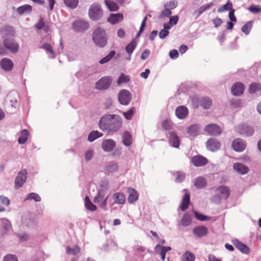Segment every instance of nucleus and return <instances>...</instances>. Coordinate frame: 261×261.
Returning <instances> with one entry per match:
<instances>
[{
    "mask_svg": "<svg viewBox=\"0 0 261 261\" xmlns=\"http://www.w3.org/2000/svg\"><path fill=\"white\" fill-rule=\"evenodd\" d=\"M102 136L103 134L102 133H100L98 130H93L89 134L88 140L92 142Z\"/></svg>",
    "mask_w": 261,
    "mask_h": 261,
    "instance_id": "58836bf2",
    "label": "nucleus"
},
{
    "mask_svg": "<svg viewBox=\"0 0 261 261\" xmlns=\"http://www.w3.org/2000/svg\"><path fill=\"white\" fill-rule=\"evenodd\" d=\"M113 79L110 76L100 78L96 83V88L99 90L108 89L112 84Z\"/></svg>",
    "mask_w": 261,
    "mask_h": 261,
    "instance_id": "0eeeda50",
    "label": "nucleus"
},
{
    "mask_svg": "<svg viewBox=\"0 0 261 261\" xmlns=\"http://www.w3.org/2000/svg\"><path fill=\"white\" fill-rule=\"evenodd\" d=\"M34 200L35 201L39 202L41 201V197L38 194L31 193L27 195V197L25 199V200Z\"/></svg>",
    "mask_w": 261,
    "mask_h": 261,
    "instance_id": "603ef678",
    "label": "nucleus"
},
{
    "mask_svg": "<svg viewBox=\"0 0 261 261\" xmlns=\"http://www.w3.org/2000/svg\"><path fill=\"white\" fill-rule=\"evenodd\" d=\"M189 114L188 108L184 106L178 107L175 110V115L180 119L186 118Z\"/></svg>",
    "mask_w": 261,
    "mask_h": 261,
    "instance_id": "412c9836",
    "label": "nucleus"
},
{
    "mask_svg": "<svg viewBox=\"0 0 261 261\" xmlns=\"http://www.w3.org/2000/svg\"><path fill=\"white\" fill-rule=\"evenodd\" d=\"M169 31L162 29L159 32V36L160 39H165L169 35Z\"/></svg>",
    "mask_w": 261,
    "mask_h": 261,
    "instance_id": "774afa93",
    "label": "nucleus"
},
{
    "mask_svg": "<svg viewBox=\"0 0 261 261\" xmlns=\"http://www.w3.org/2000/svg\"><path fill=\"white\" fill-rule=\"evenodd\" d=\"M29 132L26 129H23L21 132L20 137L18 138V143L20 144H24L28 139V136Z\"/></svg>",
    "mask_w": 261,
    "mask_h": 261,
    "instance_id": "c03bdc74",
    "label": "nucleus"
},
{
    "mask_svg": "<svg viewBox=\"0 0 261 261\" xmlns=\"http://www.w3.org/2000/svg\"><path fill=\"white\" fill-rule=\"evenodd\" d=\"M32 10V6L27 4L20 6L16 9L17 12L19 15L29 14L31 12Z\"/></svg>",
    "mask_w": 261,
    "mask_h": 261,
    "instance_id": "c756f323",
    "label": "nucleus"
},
{
    "mask_svg": "<svg viewBox=\"0 0 261 261\" xmlns=\"http://www.w3.org/2000/svg\"><path fill=\"white\" fill-rule=\"evenodd\" d=\"M200 105L204 109H208L212 105V101L208 97H201L199 100Z\"/></svg>",
    "mask_w": 261,
    "mask_h": 261,
    "instance_id": "7c9ffc66",
    "label": "nucleus"
},
{
    "mask_svg": "<svg viewBox=\"0 0 261 261\" xmlns=\"http://www.w3.org/2000/svg\"><path fill=\"white\" fill-rule=\"evenodd\" d=\"M127 192L129 195L127 197L128 202L133 203L138 199L139 194L137 191L133 188H128L127 189Z\"/></svg>",
    "mask_w": 261,
    "mask_h": 261,
    "instance_id": "a878e982",
    "label": "nucleus"
},
{
    "mask_svg": "<svg viewBox=\"0 0 261 261\" xmlns=\"http://www.w3.org/2000/svg\"><path fill=\"white\" fill-rule=\"evenodd\" d=\"M191 215L188 213H185L181 220V224L184 226H188L191 224Z\"/></svg>",
    "mask_w": 261,
    "mask_h": 261,
    "instance_id": "a19ab883",
    "label": "nucleus"
},
{
    "mask_svg": "<svg viewBox=\"0 0 261 261\" xmlns=\"http://www.w3.org/2000/svg\"><path fill=\"white\" fill-rule=\"evenodd\" d=\"M105 186V190L101 189L98 191L96 196L95 197L94 202L99 204L100 207L105 211H107V203L109 196H105V190L108 189V182H103L101 187Z\"/></svg>",
    "mask_w": 261,
    "mask_h": 261,
    "instance_id": "39448f33",
    "label": "nucleus"
},
{
    "mask_svg": "<svg viewBox=\"0 0 261 261\" xmlns=\"http://www.w3.org/2000/svg\"><path fill=\"white\" fill-rule=\"evenodd\" d=\"M19 44L12 37H6L3 39L2 44H0V56H5L8 52L16 54L18 52Z\"/></svg>",
    "mask_w": 261,
    "mask_h": 261,
    "instance_id": "f03ea898",
    "label": "nucleus"
},
{
    "mask_svg": "<svg viewBox=\"0 0 261 261\" xmlns=\"http://www.w3.org/2000/svg\"><path fill=\"white\" fill-rule=\"evenodd\" d=\"M92 40L96 45L103 47L107 44V37L105 30L100 28L96 29L92 34Z\"/></svg>",
    "mask_w": 261,
    "mask_h": 261,
    "instance_id": "20e7f679",
    "label": "nucleus"
},
{
    "mask_svg": "<svg viewBox=\"0 0 261 261\" xmlns=\"http://www.w3.org/2000/svg\"><path fill=\"white\" fill-rule=\"evenodd\" d=\"M27 171L25 169L19 172L15 179V188L16 189H19L22 186L27 178Z\"/></svg>",
    "mask_w": 261,
    "mask_h": 261,
    "instance_id": "ddd939ff",
    "label": "nucleus"
},
{
    "mask_svg": "<svg viewBox=\"0 0 261 261\" xmlns=\"http://www.w3.org/2000/svg\"><path fill=\"white\" fill-rule=\"evenodd\" d=\"M233 170L241 174H245L249 171L248 167L244 164L241 163H236L233 165Z\"/></svg>",
    "mask_w": 261,
    "mask_h": 261,
    "instance_id": "5701e85b",
    "label": "nucleus"
},
{
    "mask_svg": "<svg viewBox=\"0 0 261 261\" xmlns=\"http://www.w3.org/2000/svg\"><path fill=\"white\" fill-rule=\"evenodd\" d=\"M116 142L112 139H106L102 141L101 147L102 149L107 152H111L116 147Z\"/></svg>",
    "mask_w": 261,
    "mask_h": 261,
    "instance_id": "a211bd4d",
    "label": "nucleus"
},
{
    "mask_svg": "<svg viewBox=\"0 0 261 261\" xmlns=\"http://www.w3.org/2000/svg\"><path fill=\"white\" fill-rule=\"evenodd\" d=\"M119 166L115 161L109 162L105 166V170L107 173H113L118 171Z\"/></svg>",
    "mask_w": 261,
    "mask_h": 261,
    "instance_id": "cd10ccee",
    "label": "nucleus"
},
{
    "mask_svg": "<svg viewBox=\"0 0 261 261\" xmlns=\"http://www.w3.org/2000/svg\"><path fill=\"white\" fill-rule=\"evenodd\" d=\"M137 46V41L135 39H133L125 47V50L126 53L131 55Z\"/></svg>",
    "mask_w": 261,
    "mask_h": 261,
    "instance_id": "ea45409f",
    "label": "nucleus"
},
{
    "mask_svg": "<svg viewBox=\"0 0 261 261\" xmlns=\"http://www.w3.org/2000/svg\"><path fill=\"white\" fill-rule=\"evenodd\" d=\"M195 218L200 221H204L210 219V218L206 216L203 215L202 214L195 211L194 212Z\"/></svg>",
    "mask_w": 261,
    "mask_h": 261,
    "instance_id": "4d7b16f0",
    "label": "nucleus"
},
{
    "mask_svg": "<svg viewBox=\"0 0 261 261\" xmlns=\"http://www.w3.org/2000/svg\"><path fill=\"white\" fill-rule=\"evenodd\" d=\"M41 48L45 50L46 53L49 54V58H55L53 48L50 44L45 43L41 46Z\"/></svg>",
    "mask_w": 261,
    "mask_h": 261,
    "instance_id": "79ce46f5",
    "label": "nucleus"
},
{
    "mask_svg": "<svg viewBox=\"0 0 261 261\" xmlns=\"http://www.w3.org/2000/svg\"><path fill=\"white\" fill-rule=\"evenodd\" d=\"M105 4L110 11H117L119 9L118 5L112 0H105Z\"/></svg>",
    "mask_w": 261,
    "mask_h": 261,
    "instance_id": "4c0bfd02",
    "label": "nucleus"
},
{
    "mask_svg": "<svg viewBox=\"0 0 261 261\" xmlns=\"http://www.w3.org/2000/svg\"><path fill=\"white\" fill-rule=\"evenodd\" d=\"M252 27V21H248L242 27L241 31L246 35H248L250 32Z\"/></svg>",
    "mask_w": 261,
    "mask_h": 261,
    "instance_id": "864d4df0",
    "label": "nucleus"
},
{
    "mask_svg": "<svg viewBox=\"0 0 261 261\" xmlns=\"http://www.w3.org/2000/svg\"><path fill=\"white\" fill-rule=\"evenodd\" d=\"M204 130L210 135L214 136H219L222 133L220 127L214 123L210 124L205 126Z\"/></svg>",
    "mask_w": 261,
    "mask_h": 261,
    "instance_id": "9b49d317",
    "label": "nucleus"
},
{
    "mask_svg": "<svg viewBox=\"0 0 261 261\" xmlns=\"http://www.w3.org/2000/svg\"><path fill=\"white\" fill-rule=\"evenodd\" d=\"M232 3L230 0H228L226 4L224 5L222 7H219L217 11L219 13H222L224 11L230 10L232 8Z\"/></svg>",
    "mask_w": 261,
    "mask_h": 261,
    "instance_id": "09e8293b",
    "label": "nucleus"
},
{
    "mask_svg": "<svg viewBox=\"0 0 261 261\" xmlns=\"http://www.w3.org/2000/svg\"><path fill=\"white\" fill-rule=\"evenodd\" d=\"M2 221V227L3 229V234H5L11 228V223L7 219L3 218Z\"/></svg>",
    "mask_w": 261,
    "mask_h": 261,
    "instance_id": "c9c22d12",
    "label": "nucleus"
},
{
    "mask_svg": "<svg viewBox=\"0 0 261 261\" xmlns=\"http://www.w3.org/2000/svg\"><path fill=\"white\" fill-rule=\"evenodd\" d=\"M88 14L92 20L96 21L99 19L103 15L101 6L98 3L93 4L89 8Z\"/></svg>",
    "mask_w": 261,
    "mask_h": 261,
    "instance_id": "423d86ee",
    "label": "nucleus"
},
{
    "mask_svg": "<svg viewBox=\"0 0 261 261\" xmlns=\"http://www.w3.org/2000/svg\"><path fill=\"white\" fill-rule=\"evenodd\" d=\"M193 233L195 237L200 238L207 234V229L204 226H197L193 228Z\"/></svg>",
    "mask_w": 261,
    "mask_h": 261,
    "instance_id": "393cba45",
    "label": "nucleus"
},
{
    "mask_svg": "<svg viewBox=\"0 0 261 261\" xmlns=\"http://www.w3.org/2000/svg\"><path fill=\"white\" fill-rule=\"evenodd\" d=\"M261 91V84L258 83H253L250 84L249 88V92L254 94Z\"/></svg>",
    "mask_w": 261,
    "mask_h": 261,
    "instance_id": "e433bc0d",
    "label": "nucleus"
},
{
    "mask_svg": "<svg viewBox=\"0 0 261 261\" xmlns=\"http://www.w3.org/2000/svg\"><path fill=\"white\" fill-rule=\"evenodd\" d=\"M123 19V15L121 13L111 14L108 18V21L112 24H116Z\"/></svg>",
    "mask_w": 261,
    "mask_h": 261,
    "instance_id": "2f4dec72",
    "label": "nucleus"
},
{
    "mask_svg": "<svg viewBox=\"0 0 261 261\" xmlns=\"http://www.w3.org/2000/svg\"><path fill=\"white\" fill-rule=\"evenodd\" d=\"M3 261H18L17 257L15 255L7 254L3 258Z\"/></svg>",
    "mask_w": 261,
    "mask_h": 261,
    "instance_id": "052dcab7",
    "label": "nucleus"
},
{
    "mask_svg": "<svg viewBox=\"0 0 261 261\" xmlns=\"http://www.w3.org/2000/svg\"><path fill=\"white\" fill-rule=\"evenodd\" d=\"M73 29L78 32H83L89 28V24L86 21L83 20H76L72 24Z\"/></svg>",
    "mask_w": 261,
    "mask_h": 261,
    "instance_id": "9d476101",
    "label": "nucleus"
},
{
    "mask_svg": "<svg viewBox=\"0 0 261 261\" xmlns=\"http://www.w3.org/2000/svg\"><path fill=\"white\" fill-rule=\"evenodd\" d=\"M186 177L185 174L182 172H177V177L175 179V180L177 182H180L184 180Z\"/></svg>",
    "mask_w": 261,
    "mask_h": 261,
    "instance_id": "680f3d73",
    "label": "nucleus"
},
{
    "mask_svg": "<svg viewBox=\"0 0 261 261\" xmlns=\"http://www.w3.org/2000/svg\"><path fill=\"white\" fill-rule=\"evenodd\" d=\"M0 32L3 39L6 37H12L15 35L14 28L10 25H5L2 27L0 29Z\"/></svg>",
    "mask_w": 261,
    "mask_h": 261,
    "instance_id": "f3484780",
    "label": "nucleus"
},
{
    "mask_svg": "<svg viewBox=\"0 0 261 261\" xmlns=\"http://www.w3.org/2000/svg\"><path fill=\"white\" fill-rule=\"evenodd\" d=\"M113 198L115 200V203L118 204H123L125 202V197L123 193L121 192L115 193L113 195Z\"/></svg>",
    "mask_w": 261,
    "mask_h": 261,
    "instance_id": "473e14b6",
    "label": "nucleus"
},
{
    "mask_svg": "<svg viewBox=\"0 0 261 261\" xmlns=\"http://www.w3.org/2000/svg\"><path fill=\"white\" fill-rule=\"evenodd\" d=\"M190 196L189 193L184 194L180 205V209L182 211H185L187 209L190 203Z\"/></svg>",
    "mask_w": 261,
    "mask_h": 261,
    "instance_id": "f704fd0d",
    "label": "nucleus"
},
{
    "mask_svg": "<svg viewBox=\"0 0 261 261\" xmlns=\"http://www.w3.org/2000/svg\"><path fill=\"white\" fill-rule=\"evenodd\" d=\"M194 185L197 189L204 188L206 186V179L202 176L198 177L194 179Z\"/></svg>",
    "mask_w": 261,
    "mask_h": 261,
    "instance_id": "c85d7f7f",
    "label": "nucleus"
},
{
    "mask_svg": "<svg viewBox=\"0 0 261 261\" xmlns=\"http://www.w3.org/2000/svg\"><path fill=\"white\" fill-rule=\"evenodd\" d=\"M21 224L27 227H31L34 225L35 222L33 216L30 213L24 214L22 216Z\"/></svg>",
    "mask_w": 261,
    "mask_h": 261,
    "instance_id": "dca6fc26",
    "label": "nucleus"
},
{
    "mask_svg": "<svg viewBox=\"0 0 261 261\" xmlns=\"http://www.w3.org/2000/svg\"><path fill=\"white\" fill-rule=\"evenodd\" d=\"M132 136L127 131H125L122 135V143L126 146H129L132 144Z\"/></svg>",
    "mask_w": 261,
    "mask_h": 261,
    "instance_id": "72a5a7b5",
    "label": "nucleus"
},
{
    "mask_svg": "<svg viewBox=\"0 0 261 261\" xmlns=\"http://www.w3.org/2000/svg\"><path fill=\"white\" fill-rule=\"evenodd\" d=\"M66 251L69 254L76 255L80 252V248L77 245H74L72 247L67 246Z\"/></svg>",
    "mask_w": 261,
    "mask_h": 261,
    "instance_id": "de8ad7c7",
    "label": "nucleus"
},
{
    "mask_svg": "<svg viewBox=\"0 0 261 261\" xmlns=\"http://www.w3.org/2000/svg\"><path fill=\"white\" fill-rule=\"evenodd\" d=\"M65 5L71 9L75 8L79 4V0H64Z\"/></svg>",
    "mask_w": 261,
    "mask_h": 261,
    "instance_id": "8fccbe9b",
    "label": "nucleus"
},
{
    "mask_svg": "<svg viewBox=\"0 0 261 261\" xmlns=\"http://www.w3.org/2000/svg\"><path fill=\"white\" fill-rule=\"evenodd\" d=\"M0 66L4 71L9 72L13 69L14 63L10 59L4 58L0 61Z\"/></svg>",
    "mask_w": 261,
    "mask_h": 261,
    "instance_id": "2eb2a0df",
    "label": "nucleus"
},
{
    "mask_svg": "<svg viewBox=\"0 0 261 261\" xmlns=\"http://www.w3.org/2000/svg\"><path fill=\"white\" fill-rule=\"evenodd\" d=\"M191 163L195 167H202L206 165L208 163L207 159L200 155L193 156L191 160Z\"/></svg>",
    "mask_w": 261,
    "mask_h": 261,
    "instance_id": "4468645a",
    "label": "nucleus"
},
{
    "mask_svg": "<svg viewBox=\"0 0 261 261\" xmlns=\"http://www.w3.org/2000/svg\"><path fill=\"white\" fill-rule=\"evenodd\" d=\"M177 3L176 1H170L169 3L165 4L164 7L167 8L168 9H170L171 10V9H173L177 7Z\"/></svg>",
    "mask_w": 261,
    "mask_h": 261,
    "instance_id": "e2e57ef3",
    "label": "nucleus"
},
{
    "mask_svg": "<svg viewBox=\"0 0 261 261\" xmlns=\"http://www.w3.org/2000/svg\"><path fill=\"white\" fill-rule=\"evenodd\" d=\"M213 3H210L209 4L204 5L201 6L200 7H199L196 11V12L198 13V16H200L201 14H202L203 12H204L206 10L211 9V8L213 6Z\"/></svg>",
    "mask_w": 261,
    "mask_h": 261,
    "instance_id": "a18cd8bd",
    "label": "nucleus"
},
{
    "mask_svg": "<svg viewBox=\"0 0 261 261\" xmlns=\"http://www.w3.org/2000/svg\"><path fill=\"white\" fill-rule=\"evenodd\" d=\"M172 13V11L170 10V9L165 8V10L162 11L159 16V18L160 19H163L165 17H168L171 16Z\"/></svg>",
    "mask_w": 261,
    "mask_h": 261,
    "instance_id": "5fc2aeb1",
    "label": "nucleus"
},
{
    "mask_svg": "<svg viewBox=\"0 0 261 261\" xmlns=\"http://www.w3.org/2000/svg\"><path fill=\"white\" fill-rule=\"evenodd\" d=\"M17 237L19 238V240L21 242H25L29 239V235L27 233H17Z\"/></svg>",
    "mask_w": 261,
    "mask_h": 261,
    "instance_id": "69168bd1",
    "label": "nucleus"
},
{
    "mask_svg": "<svg viewBox=\"0 0 261 261\" xmlns=\"http://www.w3.org/2000/svg\"><path fill=\"white\" fill-rule=\"evenodd\" d=\"M212 21L215 28L219 27L223 23V20L219 17H216Z\"/></svg>",
    "mask_w": 261,
    "mask_h": 261,
    "instance_id": "338daca9",
    "label": "nucleus"
},
{
    "mask_svg": "<svg viewBox=\"0 0 261 261\" xmlns=\"http://www.w3.org/2000/svg\"><path fill=\"white\" fill-rule=\"evenodd\" d=\"M122 119L116 114H107L102 116L99 122V126L103 130L116 132L122 126Z\"/></svg>",
    "mask_w": 261,
    "mask_h": 261,
    "instance_id": "f257e3e1",
    "label": "nucleus"
},
{
    "mask_svg": "<svg viewBox=\"0 0 261 261\" xmlns=\"http://www.w3.org/2000/svg\"><path fill=\"white\" fill-rule=\"evenodd\" d=\"M232 242L235 247L242 253L245 254L249 253V249L247 245L244 244L237 239L233 240Z\"/></svg>",
    "mask_w": 261,
    "mask_h": 261,
    "instance_id": "bb28decb",
    "label": "nucleus"
},
{
    "mask_svg": "<svg viewBox=\"0 0 261 261\" xmlns=\"http://www.w3.org/2000/svg\"><path fill=\"white\" fill-rule=\"evenodd\" d=\"M232 148L239 152L243 151L246 147V142L241 138H236L232 142Z\"/></svg>",
    "mask_w": 261,
    "mask_h": 261,
    "instance_id": "f8f14e48",
    "label": "nucleus"
},
{
    "mask_svg": "<svg viewBox=\"0 0 261 261\" xmlns=\"http://www.w3.org/2000/svg\"><path fill=\"white\" fill-rule=\"evenodd\" d=\"M93 156V150L89 149L87 150L85 153V158L87 161H89L92 159Z\"/></svg>",
    "mask_w": 261,
    "mask_h": 261,
    "instance_id": "0e129e2a",
    "label": "nucleus"
},
{
    "mask_svg": "<svg viewBox=\"0 0 261 261\" xmlns=\"http://www.w3.org/2000/svg\"><path fill=\"white\" fill-rule=\"evenodd\" d=\"M132 99V94L127 90L123 89L118 94V100L119 102L124 106L128 105Z\"/></svg>",
    "mask_w": 261,
    "mask_h": 261,
    "instance_id": "1a4fd4ad",
    "label": "nucleus"
},
{
    "mask_svg": "<svg viewBox=\"0 0 261 261\" xmlns=\"http://www.w3.org/2000/svg\"><path fill=\"white\" fill-rule=\"evenodd\" d=\"M169 142L172 146L175 148H178L180 145V140L179 137L174 132L169 133Z\"/></svg>",
    "mask_w": 261,
    "mask_h": 261,
    "instance_id": "b1692460",
    "label": "nucleus"
},
{
    "mask_svg": "<svg viewBox=\"0 0 261 261\" xmlns=\"http://www.w3.org/2000/svg\"><path fill=\"white\" fill-rule=\"evenodd\" d=\"M244 86L242 83H237L231 87V93L233 95L240 96L244 91Z\"/></svg>",
    "mask_w": 261,
    "mask_h": 261,
    "instance_id": "4be33fe9",
    "label": "nucleus"
},
{
    "mask_svg": "<svg viewBox=\"0 0 261 261\" xmlns=\"http://www.w3.org/2000/svg\"><path fill=\"white\" fill-rule=\"evenodd\" d=\"M221 146L220 142L215 138H210L206 142V147L211 151H215L220 149Z\"/></svg>",
    "mask_w": 261,
    "mask_h": 261,
    "instance_id": "6ab92c4d",
    "label": "nucleus"
},
{
    "mask_svg": "<svg viewBox=\"0 0 261 261\" xmlns=\"http://www.w3.org/2000/svg\"><path fill=\"white\" fill-rule=\"evenodd\" d=\"M85 205L86 208L89 211H94L96 210V205L90 201L88 196H86L85 198Z\"/></svg>",
    "mask_w": 261,
    "mask_h": 261,
    "instance_id": "37998d69",
    "label": "nucleus"
},
{
    "mask_svg": "<svg viewBox=\"0 0 261 261\" xmlns=\"http://www.w3.org/2000/svg\"><path fill=\"white\" fill-rule=\"evenodd\" d=\"M215 195L210 200L216 204H220L223 200H227L230 194L229 188L225 186H219L215 189Z\"/></svg>",
    "mask_w": 261,
    "mask_h": 261,
    "instance_id": "7ed1b4c3",
    "label": "nucleus"
},
{
    "mask_svg": "<svg viewBox=\"0 0 261 261\" xmlns=\"http://www.w3.org/2000/svg\"><path fill=\"white\" fill-rule=\"evenodd\" d=\"M129 80V77L126 75H125L124 73H121L117 81V83L118 85H120L122 83H127Z\"/></svg>",
    "mask_w": 261,
    "mask_h": 261,
    "instance_id": "6e6d98bb",
    "label": "nucleus"
},
{
    "mask_svg": "<svg viewBox=\"0 0 261 261\" xmlns=\"http://www.w3.org/2000/svg\"><path fill=\"white\" fill-rule=\"evenodd\" d=\"M116 52L114 50H112L110 53L106 56L105 57L103 58L99 61V63L100 64H103L106 63L110 61L115 55Z\"/></svg>",
    "mask_w": 261,
    "mask_h": 261,
    "instance_id": "49530a36",
    "label": "nucleus"
},
{
    "mask_svg": "<svg viewBox=\"0 0 261 261\" xmlns=\"http://www.w3.org/2000/svg\"><path fill=\"white\" fill-rule=\"evenodd\" d=\"M236 130L243 136L250 137L254 134V128L253 126L243 124L239 125L237 127Z\"/></svg>",
    "mask_w": 261,
    "mask_h": 261,
    "instance_id": "6e6552de",
    "label": "nucleus"
},
{
    "mask_svg": "<svg viewBox=\"0 0 261 261\" xmlns=\"http://www.w3.org/2000/svg\"><path fill=\"white\" fill-rule=\"evenodd\" d=\"M248 10L253 13L256 14L261 11V7L252 5L248 8Z\"/></svg>",
    "mask_w": 261,
    "mask_h": 261,
    "instance_id": "bf43d9fd",
    "label": "nucleus"
},
{
    "mask_svg": "<svg viewBox=\"0 0 261 261\" xmlns=\"http://www.w3.org/2000/svg\"><path fill=\"white\" fill-rule=\"evenodd\" d=\"M134 113V108H132L127 111L123 113V116L127 120H130Z\"/></svg>",
    "mask_w": 261,
    "mask_h": 261,
    "instance_id": "13d9d810",
    "label": "nucleus"
},
{
    "mask_svg": "<svg viewBox=\"0 0 261 261\" xmlns=\"http://www.w3.org/2000/svg\"><path fill=\"white\" fill-rule=\"evenodd\" d=\"M195 256L190 251H186L182 256V261H194Z\"/></svg>",
    "mask_w": 261,
    "mask_h": 261,
    "instance_id": "3c124183",
    "label": "nucleus"
},
{
    "mask_svg": "<svg viewBox=\"0 0 261 261\" xmlns=\"http://www.w3.org/2000/svg\"><path fill=\"white\" fill-rule=\"evenodd\" d=\"M201 127L198 124H194L189 126L187 129V133L189 136L196 137L198 136L201 131Z\"/></svg>",
    "mask_w": 261,
    "mask_h": 261,
    "instance_id": "aec40b11",
    "label": "nucleus"
}]
</instances>
